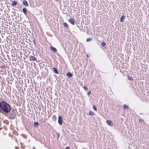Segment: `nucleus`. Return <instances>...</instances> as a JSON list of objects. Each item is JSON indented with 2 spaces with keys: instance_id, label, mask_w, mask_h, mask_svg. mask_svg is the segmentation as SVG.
<instances>
[{
  "instance_id": "nucleus-26",
  "label": "nucleus",
  "mask_w": 149,
  "mask_h": 149,
  "mask_svg": "<svg viewBox=\"0 0 149 149\" xmlns=\"http://www.w3.org/2000/svg\"><path fill=\"white\" fill-rule=\"evenodd\" d=\"M65 149H69V147H66Z\"/></svg>"
},
{
  "instance_id": "nucleus-1",
  "label": "nucleus",
  "mask_w": 149,
  "mask_h": 149,
  "mask_svg": "<svg viewBox=\"0 0 149 149\" xmlns=\"http://www.w3.org/2000/svg\"><path fill=\"white\" fill-rule=\"evenodd\" d=\"M0 107L5 113H7L10 111V108L9 104L3 101L0 103Z\"/></svg>"
},
{
  "instance_id": "nucleus-16",
  "label": "nucleus",
  "mask_w": 149,
  "mask_h": 149,
  "mask_svg": "<svg viewBox=\"0 0 149 149\" xmlns=\"http://www.w3.org/2000/svg\"><path fill=\"white\" fill-rule=\"evenodd\" d=\"M92 39L91 38H88L86 39V41L87 42H90L91 41Z\"/></svg>"
},
{
  "instance_id": "nucleus-4",
  "label": "nucleus",
  "mask_w": 149,
  "mask_h": 149,
  "mask_svg": "<svg viewBox=\"0 0 149 149\" xmlns=\"http://www.w3.org/2000/svg\"><path fill=\"white\" fill-rule=\"evenodd\" d=\"M69 22L72 25H74V21L72 19H70L68 20Z\"/></svg>"
},
{
  "instance_id": "nucleus-24",
  "label": "nucleus",
  "mask_w": 149,
  "mask_h": 149,
  "mask_svg": "<svg viewBox=\"0 0 149 149\" xmlns=\"http://www.w3.org/2000/svg\"><path fill=\"white\" fill-rule=\"evenodd\" d=\"M139 121L142 122L143 121V120L142 119H140Z\"/></svg>"
},
{
  "instance_id": "nucleus-12",
  "label": "nucleus",
  "mask_w": 149,
  "mask_h": 149,
  "mask_svg": "<svg viewBox=\"0 0 149 149\" xmlns=\"http://www.w3.org/2000/svg\"><path fill=\"white\" fill-rule=\"evenodd\" d=\"M63 25L64 26L66 27L67 28H68V26L66 23H64L63 24Z\"/></svg>"
},
{
  "instance_id": "nucleus-14",
  "label": "nucleus",
  "mask_w": 149,
  "mask_h": 149,
  "mask_svg": "<svg viewBox=\"0 0 149 149\" xmlns=\"http://www.w3.org/2000/svg\"><path fill=\"white\" fill-rule=\"evenodd\" d=\"M17 3L15 1H13L12 3V5L13 6H15L17 4Z\"/></svg>"
},
{
  "instance_id": "nucleus-23",
  "label": "nucleus",
  "mask_w": 149,
  "mask_h": 149,
  "mask_svg": "<svg viewBox=\"0 0 149 149\" xmlns=\"http://www.w3.org/2000/svg\"><path fill=\"white\" fill-rule=\"evenodd\" d=\"M60 134L58 133L57 134V136L58 137V138L60 136Z\"/></svg>"
},
{
  "instance_id": "nucleus-19",
  "label": "nucleus",
  "mask_w": 149,
  "mask_h": 149,
  "mask_svg": "<svg viewBox=\"0 0 149 149\" xmlns=\"http://www.w3.org/2000/svg\"><path fill=\"white\" fill-rule=\"evenodd\" d=\"M128 78L130 80H133V78L130 77L129 76H128Z\"/></svg>"
},
{
  "instance_id": "nucleus-3",
  "label": "nucleus",
  "mask_w": 149,
  "mask_h": 149,
  "mask_svg": "<svg viewBox=\"0 0 149 149\" xmlns=\"http://www.w3.org/2000/svg\"><path fill=\"white\" fill-rule=\"evenodd\" d=\"M58 122L60 125H62L63 122L62 118L60 116H59L58 117Z\"/></svg>"
},
{
  "instance_id": "nucleus-8",
  "label": "nucleus",
  "mask_w": 149,
  "mask_h": 149,
  "mask_svg": "<svg viewBox=\"0 0 149 149\" xmlns=\"http://www.w3.org/2000/svg\"><path fill=\"white\" fill-rule=\"evenodd\" d=\"M125 18V16H122L120 18V21L121 22H123L124 21Z\"/></svg>"
},
{
  "instance_id": "nucleus-18",
  "label": "nucleus",
  "mask_w": 149,
  "mask_h": 149,
  "mask_svg": "<svg viewBox=\"0 0 149 149\" xmlns=\"http://www.w3.org/2000/svg\"><path fill=\"white\" fill-rule=\"evenodd\" d=\"M102 46H104L106 45V44L105 42H103L102 43Z\"/></svg>"
},
{
  "instance_id": "nucleus-5",
  "label": "nucleus",
  "mask_w": 149,
  "mask_h": 149,
  "mask_svg": "<svg viewBox=\"0 0 149 149\" xmlns=\"http://www.w3.org/2000/svg\"><path fill=\"white\" fill-rule=\"evenodd\" d=\"M29 59L30 61H35L36 58L35 57L33 56H29Z\"/></svg>"
},
{
  "instance_id": "nucleus-27",
  "label": "nucleus",
  "mask_w": 149,
  "mask_h": 149,
  "mask_svg": "<svg viewBox=\"0 0 149 149\" xmlns=\"http://www.w3.org/2000/svg\"><path fill=\"white\" fill-rule=\"evenodd\" d=\"M55 0L57 1H58V0Z\"/></svg>"
},
{
  "instance_id": "nucleus-13",
  "label": "nucleus",
  "mask_w": 149,
  "mask_h": 149,
  "mask_svg": "<svg viewBox=\"0 0 149 149\" xmlns=\"http://www.w3.org/2000/svg\"><path fill=\"white\" fill-rule=\"evenodd\" d=\"M52 119L53 120L55 121L56 119V116L54 115L52 116Z\"/></svg>"
},
{
  "instance_id": "nucleus-10",
  "label": "nucleus",
  "mask_w": 149,
  "mask_h": 149,
  "mask_svg": "<svg viewBox=\"0 0 149 149\" xmlns=\"http://www.w3.org/2000/svg\"><path fill=\"white\" fill-rule=\"evenodd\" d=\"M53 70L55 72L56 74H58V70L57 69H56L55 68H53Z\"/></svg>"
},
{
  "instance_id": "nucleus-17",
  "label": "nucleus",
  "mask_w": 149,
  "mask_h": 149,
  "mask_svg": "<svg viewBox=\"0 0 149 149\" xmlns=\"http://www.w3.org/2000/svg\"><path fill=\"white\" fill-rule=\"evenodd\" d=\"M124 108L125 109H127L128 108V107L127 105H125L124 106Z\"/></svg>"
},
{
  "instance_id": "nucleus-22",
  "label": "nucleus",
  "mask_w": 149,
  "mask_h": 149,
  "mask_svg": "<svg viewBox=\"0 0 149 149\" xmlns=\"http://www.w3.org/2000/svg\"><path fill=\"white\" fill-rule=\"evenodd\" d=\"M91 93V92L90 91H88L87 93V94L89 96Z\"/></svg>"
},
{
  "instance_id": "nucleus-9",
  "label": "nucleus",
  "mask_w": 149,
  "mask_h": 149,
  "mask_svg": "<svg viewBox=\"0 0 149 149\" xmlns=\"http://www.w3.org/2000/svg\"><path fill=\"white\" fill-rule=\"evenodd\" d=\"M22 10L24 14L25 15H26V8H24L22 9Z\"/></svg>"
},
{
  "instance_id": "nucleus-7",
  "label": "nucleus",
  "mask_w": 149,
  "mask_h": 149,
  "mask_svg": "<svg viewBox=\"0 0 149 149\" xmlns=\"http://www.w3.org/2000/svg\"><path fill=\"white\" fill-rule=\"evenodd\" d=\"M50 49L53 51L54 52H56L57 51L56 49L52 46H51L50 47Z\"/></svg>"
},
{
  "instance_id": "nucleus-20",
  "label": "nucleus",
  "mask_w": 149,
  "mask_h": 149,
  "mask_svg": "<svg viewBox=\"0 0 149 149\" xmlns=\"http://www.w3.org/2000/svg\"><path fill=\"white\" fill-rule=\"evenodd\" d=\"M93 109L95 111H97V108H96V106H93Z\"/></svg>"
},
{
  "instance_id": "nucleus-15",
  "label": "nucleus",
  "mask_w": 149,
  "mask_h": 149,
  "mask_svg": "<svg viewBox=\"0 0 149 149\" xmlns=\"http://www.w3.org/2000/svg\"><path fill=\"white\" fill-rule=\"evenodd\" d=\"M89 114L91 116H93L94 115V113L91 111H90L89 112Z\"/></svg>"
},
{
  "instance_id": "nucleus-6",
  "label": "nucleus",
  "mask_w": 149,
  "mask_h": 149,
  "mask_svg": "<svg viewBox=\"0 0 149 149\" xmlns=\"http://www.w3.org/2000/svg\"><path fill=\"white\" fill-rule=\"evenodd\" d=\"M22 3L25 6H28V3L26 0H23L22 2Z\"/></svg>"
},
{
  "instance_id": "nucleus-21",
  "label": "nucleus",
  "mask_w": 149,
  "mask_h": 149,
  "mask_svg": "<svg viewBox=\"0 0 149 149\" xmlns=\"http://www.w3.org/2000/svg\"><path fill=\"white\" fill-rule=\"evenodd\" d=\"M83 88H84V90H86V91H87V90L88 88H87V87H85V86H84L83 87Z\"/></svg>"
},
{
  "instance_id": "nucleus-11",
  "label": "nucleus",
  "mask_w": 149,
  "mask_h": 149,
  "mask_svg": "<svg viewBox=\"0 0 149 149\" xmlns=\"http://www.w3.org/2000/svg\"><path fill=\"white\" fill-rule=\"evenodd\" d=\"M67 75L69 77H71L72 76V75L70 72H68L67 74Z\"/></svg>"
},
{
  "instance_id": "nucleus-25",
  "label": "nucleus",
  "mask_w": 149,
  "mask_h": 149,
  "mask_svg": "<svg viewBox=\"0 0 149 149\" xmlns=\"http://www.w3.org/2000/svg\"><path fill=\"white\" fill-rule=\"evenodd\" d=\"M10 118L11 119H13L14 118V117L13 116H12V117H10Z\"/></svg>"
},
{
  "instance_id": "nucleus-2",
  "label": "nucleus",
  "mask_w": 149,
  "mask_h": 149,
  "mask_svg": "<svg viewBox=\"0 0 149 149\" xmlns=\"http://www.w3.org/2000/svg\"><path fill=\"white\" fill-rule=\"evenodd\" d=\"M107 123L109 126H113V122L109 120H107L106 121Z\"/></svg>"
}]
</instances>
